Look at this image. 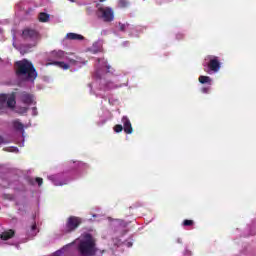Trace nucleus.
I'll use <instances>...</instances> for the list:
<instances>
[{"instance_id": "nucleus-1", "label": "nucleus", "mask_w": 256, "mask_h": 256, "mask_svg": "<svg viewBox=\"0 0 256 256\" xmlns=\"http://www.w3.org/2000/svg\"><path fill=\"white\" fill-rule=\"evenodd\" d=\"M15 69L18 77L26 75L29 81H35V79H37V70H35L33 63L29 62L27 59L17 61L15 63Z\"/></svg>"}, {"instance_id": "nucleus-2", "label": "nucleus", "mask_w": 256, "mask_h": 256, "mask_svg": "<svg viewBox=\"0 0 256 256\" xmlns=\"http://www.w3.org/2000/svg\"><path fill=\"white\" fill-rule=\"evenodd\" d=\"M78 251L81 256L95 255V241H93V238L80 241Z\"/></svg>"}, {"instance_id": "nucleus-3", "label": "nucleus", "mask_w": 256, "mask_h": 256, "mask_svg": "<svg viewBox=\"0 0 256 256\" xmlns=\"http://www.w3.org/2000/svg\"><path fill=\"white\" fill-rule=\"evenodd\" d=\"M81 223H83V220L80 217L70 216L66 222V233H73V231H75L79 225H81Z\"/></svg>"}, {"instance_id": "nucleus-4", "label": "nucleus", "mask_w": 256, "mask_h": 256, "mask_svg": "<svg viewBox=\"0 0 256 256\" xmlns=\"http://www.w3.org/2000/svg\"><path fill=\"white\" fill-rule=\"evenodd\" d=\"M98 13H100L101 19L105 21V23H111L113 19H115V14L113 12V9L109 7H100L98 8Z\"/></svg>"}, {"instance_id": "nucleus-5", "label": "nucleus", "mask_w": 256, "mask_h": 256, "mask_svg": "<svg viewBox=\"0 0 256 256\" xmlns=\"http://www.w3.org/2000/svg\"><path fill=\"white\" fill-rule=\"evenodd\" d=\"M209 62L206 64L209 71H213V73H217L219 69H221V60L219 57L210 55L208 56Z\"/></svg>"}, {"instance_id": "nucleus-6", "label": "nucleus", "mask_w": 256, "mask_h": 256, "mask_svg": "<svg viewBox=\"0 0 256 256\" xmlns=\"http://www.w3.org/2000/svg\"><path fill=\"white\" fill-rule=\"evenodd\" d=\"M22 39H32V40H35V39H39V32H37V30L35 29H31V28H25L23 31H22Z\"/></svg>"}, {"instance_id": "nucleus-7", "label": "nucleus", "mask_w": 256, "mask_h": 256, "mask_svg": "<svg viewBox=\"0 0 256 256\" xmlns=\"http://www.w3.org/2000/svg\"><path fill=\"white\" fill-rule=\"evenodd\" d=\"M121 121L123 123L124 133L131 135V133H133V126L131 124V120H129V117L123 116Z\"/></svg>"}, {"instance_id": "nucleus-8", "label": "nucleus", "mask_w": 256, "mask_h": 256, "mask_svg": "<svg viewBox=\"0 0 256 256\" xmlns=\"http://www.w3.org/2000/svg\"><path fill=\"white\" fill-rule=\"evenodd\" d=\"M15 237V230L9 229L5 230L0 234L1 241H9V239H13Z\"/></svg>"}, {"instance_id": "nucleus-9", "label": "nucleus", "mask_w": 256, "mask_h": 256, "mask_svg": "<svg viewBox=\"0 0 256 256\" xmlns=\"http://www.w3.org/2000/svg\"><path fill=\"white\" fill-rule=\"evenodd\" d=\"M20 101H22L24 105H31V103H33V95L27 92H22L20 94Z\"/></svg>"}, {"instance_id": "nucleus-10", "label": "nucleus", "mask_w": 256, "mask_h": 256, "mask_svg": "<svg viewBox=\"0 0 256 256\" xmlns=\"http://www.w3.org/2000/svg\"><path fill=\"white\" fill-rule=\"evenodd\" d=\"M50 59H55L56 61L65 59V51L63 50L53 51L51 53Z\"/></svg>"}, {"instance_id": "nucleus-11", "label": "nucleus", "mask_w": 256, "mask_h": 256, "mask_svg": "<svg viewBox=\"0 0 256 256\" xmlns=\"http://www.w3.org/2000/svg\"><path fill=\"white\" fill-rule=\"evenodd\" d=\"M48 65H56L57 67H59L60 69H64L65 71H67V69H69L70 67L69 64L61 61H53L48 63Z\"/></svg>"}, {"instance_id": "nucleus-12", "label": "nucleus", "mask_w": 256, "mask_h": 256, "mask_svg": "<svg viewBox=\"0 0 256 256\" xmlns=\"http://www.w3.org/2000/svg\"><path fill=\"white\" fill-rule=\"evenodd\" d=\"M67 39H70L71 41H83L84 37L80 34L68 33Z\"/></svg>"}, {"instance_id": "nucleus-13", "label": "nucleus", "mask_w": 256, "mask_h": 256, "mask_svg": "<svg viewBox=\"0 0 256 256\" xmlns=\"http://www.w3.org/2000/svg\"><path fill=\"white\" fill-rule=\"evenodd\" d=\"M16 101H15V95H11L9 98H7L6 100V105L7 107H9L10 109H13L16 105Z\"/></svg>"}, {"instance_id": "nucleus-14", "label": "nucleus", "mask_w": 256, "mask_h": 256, "mask_svg": "<svg viewBox=\"0 0 256 256\" xmlns=\"http://www.w3.org/2000/svg\"><path fill=\"white\" fill-rule=\"evenodd\" d=\"M198 81H199V83H201L202 85H205V84L211 85V77H209V76H200V77L198 78Z\"/></svg>"}, {"instance_id": "nucleus-15", "label": "nucleus", "mask_w": 256, "mask_h": 256, "mask_svg": "<svg viewBox=\"0 0 256 256\" xmlns=\"http://www.w3.org/2000/svg\"><path fill=\"white\" fill-rule=\"evenodd\" d=\"M39 21L41 23H47V21H49V14L45 13V12H41L39 14Z\"/></svg>"}, {"instance_id": "nucleus-16", "label": "nucleus", "mask_w": 256, "mask_h": 256, "mask_svg": "<svg viewBox=\"0 0 256 256\" xmlns=\"http://www.w3.org/2000/svg\"><path fill=\"white\" fill-rule=\"evenodd\" d=\"M13 127L16 129V131H23V123L19 122V120H15L13 122Z\"/></svg>"}, {"instance_id": "nucleus-17", "label": "nucleus", "mask_w": 256, "mask_h": 256, "mask_svg": "<svg viewBox=\"0 0 256 256\" xmlns=\"http://www.w3.org/2000/svg\"><path fill=\"white\" fill-rule=\"evenodd\" d=\"M37 233H39V230H37V224L34 223V224H32V226L30 228V236L35 237L37 235Z\"/></svg>"}, {"instance_id": "nucleus-18", "label": "nucleus", "mask_w": 256, "mask_h": 256, "mask_svg": "<svg viewBox=\"0 0 256 256\" xmlns=\"http://www.w3.org/2000/svg\"><path fill=\"white\" fill-rule=\"evenodd\" d=\"M182 225L184 227H192V225H195V222L193 220H187L186 219V220L183 221Z\"/></svg>"}, {"instance_id": "nucleus-19", "label": "nucleus", "mask_w": 256, "mask_h": 256, "mask_svg": "<svg viewBox=\"0 0 256 256\" xmlns=\"http://www.w3.org/2000/svg\"><path fill=\"white\" fill-rule=\"evenodd\" d=\"M113 129L115 133H121V131H124L123 125L121 124H116Z\"/></svg>"}, {"instance_id": "nucleus-20", "label": "nucleus", "mask_w": 256, "mask_h": 256, "mask_svg": "<svg viewBox=\"0 0 256 256\" xmlns=\"http://www.w3.org/2000/svg\"><path fill=\"white\" fill-rule=\"evenodd\" d=\"M7 103V95L6 94H1L0 95V105L3 106Z\"/></svg>"}, {"instance_id": "nucleus-21", "label": "nucleus", "mask_w": 256, "mask_h": 256, "mask_svg": "<svg viewBox=\"0 0 256 256\" xmlns=\"http://www.w3.org/2000/svg\"><path fill=\"white\" fill-rule=\"evenodd\" d=\"M35 181L39 187H41V185H43V178L37 177V178H35Z\"/></svg>"}, {"instance_id": "nucleus-22", "label": "nucleus", "mask_w": 256, "mask_h": 256, "mask_svg": "<svg viewBox=\"0 0 256 256\" xmlns=\"http://www.w3.org/2000/svg\"><path fill=\"white\" fill-rule=\"evenodd\" d=\"M119 29H120V31H125V29H127V25H125L123 23H119Z\"/></svg>"}, {"instance_id": "nucleus-23", "label": "nucleus", "mask_w": 256, "mask_h": 256, "mask_svg": "<svg viewBox=\"0 0 256 256\" xmlns=\"http://www.w3.org/2000/svg\"><path fill=\"white\" fill-rule=\"evenodd\" d=\"M201 91H202V93H209V91H211V87H203L202 89H201Z\"/></svg>"}, {"instance_id": "nucleus-24", "label": "nucleus", "mask_w": 256, "mask_h": 256, "mask_svg": "<svg viewBox=\"0 0 256 256\" xmlns=\"http://www.w3.org/2000/svg\"><path fill=\"white\" fill-rule=\"evenodd\" d=\"M119 5H121L122 7H127V2L125 0H120Z\"/></svg>"}, {"instance_id": "nucleus-25", "label": "nucleus", "mask_w": 256, "mask_h": 256, "mask_svg": "<svg viewBox=\"0 0 256 256\" xmlns=\"http://www.w3.org/2000/svg\"><path fill=\"white\" fill-rule=\"evenodd\" d=\"M4 199H9L10 201L13 200V195L11 194H5Z\"/></svg>"}, {"instance_id": "nucleus-26", "label": "nucleus", "mask_w": 256, "mask_h": 256, "mask_svg": "<svg viewBox=\"0 0 256 256\" xmlns=\"http://www.w3.org/2000/svg\"><path fill=\"white\" fill-rule=\"evenodd\" d=\"M28 183H29V185H35L36 181L33 178H29Z\"/></svg>"}, {"instance_id": "nucleus-27", "label": "nucleus", "mask_w": 256, "mask_h": 256, "mask_svg": "<svg viewBox=\"0 0 256 256\" xmlns=\"http://www.w3.org/2000/svg\"><path fill=\"white\" fill-rule=\"evenodd\" d=\"M3 143H5V139H3V137L0 136V145H3Z\"/></svg>"}, {"instance_id": "nucleus-28", "label": "nucleus", "mask_w": 256, "mask_h": 256, "mask_svg": "<svg viewBox=\"0 0 256 256\" xmlns=\"http://www.w3.org/2000/svg\"><path fill=\"white\" fill-rule=\"evenodd\" d=\"M176 243L181 244V243H183V240H182L181 238H177V239H176Z\"/></svg>"}, {"instance_id": "nucleus-29", "label": "nucleus", "mask_w": 256, "mask_h": 256, "mask_svg": "<svg viewBox=\"0 0 256 256\" xmlns=\"http://www.w3.org/2000/svg\"><path fill=\"white\" fill-rule=\"evenodd\" d=\"M54 185L59 186V185H63V183L54 181Z\"/></svg>"}, {"instance_id": "nucleus-30", "label": "nucleus", "mask_w": 256, "mask_h": 256, "mask_svg": "<svg viewBox=\"0 0 256 256\" xmlns=\"http://www.w3.org/2000/svg\"><path fill=\"white\" fill-rule=\"evenodd\" d=\"M68 1H70V3H75V0H68Z\"/></svg>"}, {"instance_id": "nucleus-31", "label": "nucleus", "mask_w": 256, "mask_h": 256, "mask_svg": "<svg viewBox=\"0 0 256 256\" xmlns=\"http://www.w3.org/2000/svg\"><path fill=\"white\" fill-rule=\"evenodd\" d=\"M97 61H98V63H101V58H98Z\"/></svg>"}, {"instance_id": "nucleus-32", "label": "nucleus", "mask_w": 256, "mask_h": 256, "mask_svg": "<svg viewBox=\"0 0 256 256\" xmlns=\"http://www.w3.org/2000/svg\"><path fill=\"white\" fill-rule=\"evenodd\" d=\"M50 179H52V181L55 179V176H51Z\"/></svg>"}, {"instance_id": "nucleus-33", "label": "nucleus", "mask_w": 256, "mask_h": 256, "mask_svg": "<svg viewBox=\"0 0 256 256\" xmlns=\"http://www.w3.org/2000/svg\"><path fill=\"white\" fill-rule=\"evenodd\" d=\"M98 1H100V3H103L105 0H98Z\"/></svg>"}]
</instances>
